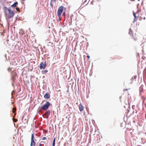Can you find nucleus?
<instances>
[{"instance_id": "1a4fd4ad", "label": "nucleus", "mask_w": 146, "mask_h": 146, "mask_svg": "<svg viewBox=\"0 0 146 146\" xmlns=\"http://www.w3.org/2000/svg\"><path fill=\"white\" fill-rule=\"evenodd\" d=\"M137 76H134L133 77H132L131 79V83H132L134 81H135L136 79L137 78Z\"/></svg>"}, {"instance_id": "aec40b11", "label": "nucleus", "mask_w": 146, "mask_h": 146, "mask_svg": "<svg viewBox=\"0 0 146 146\" xmlns=\"http://www.w3.org/2000/svg\"><path fill=\"white\" fill-rule=\"evenodd\" d=\"M46 139V137H42V140H45Z\"/></svg>"}, {"instance_id": "dca6fc26", "label": "nucleus", "mask_w": 146, "mask_h": 146, "mask_svg": "<svg viewBox=\"0 0 146 146\" xmlns=\"http://www.w3.org/2000/svg\"><path fill=\"white\" fill-rule=\"evenodd\" d=\"M13 110L12 112L13 113H14L16 111V108H13Z\"/></svg>"}, {"instance_id": "ddd939ff", "label": "nucleus", "mask_w": 146, "mask_h": 146, "mask_svg": "<svg viewBox=\"0 0 146 146\" xmlns=\"http://www.w3.org/2000/svg\"><path fill=\"white\" fill-rule=\"evenodd\" d=\"M34 140H35V141L36 140L35 139V138L33 134H32L31 135V141H34Z\"/></svg>"}, {"instance_id": "f3484780", "label": "nucleus", "mask_w": 146, "mask_h": 146, "mask_svg": "<svg viewBox=\"0 0 146 146\" xmlns=\"http://www.w3.org/2000/svg\"><path fill=\"white\" fill-rule=\"evenodd\" d=\"M16 9V10L17 11H18L19 12H20V9H19V8H18V7H17Z\"/></svg>"}, {"instance_id": "4be33fe9", "label": "nucleus", "mask_w": 146, "mask_h": 146, "mask_svg": "<svg viewBox=\"0 0 146 146\" xmlns=\"http://www.w3.org/2000/svg\"><path fill=\"white\" fill-rule=\"evenodd\" d=\"M87 57L88 58V60H89V59H90V56L89 55H87Z\"/></svg>"}, {"instance_id": "423d86ee", "label": "nucleus", "mask_w": 146, "mask_h": 146, "mask_svg": "<svg viewBox=\"0 0 146 146\" xmlns=\"http://www.w3.org/2000/svg\"><path fill=\"white\" fill-rule=\"evenodd\" d=\"M50 114V111L49 110H48L46 111L44 115L46 116V118H48L49 115Z\"/></svg>"}, {"instance_id": "f257e3e1", "label": "nucleus", "mask_w": 146, "mask_h": 146, "mask_svg": "<svg viewBox=\"0 0 146 146\" xmlns=\"http://www.w3.org/2000/svg\"><path fill=\"white\" fill-rule=\"evenodd\" d=\"M3 10L5 16L6 17H8L10 19L14 16V14L13 11H11L9 9L5 7L4 8Z\"/></svg>"}, {"instance_id": "9d476101", "label": "nucleus", "mask_w": 146, "mask_h": 146, "mask_svg": "<svg viewBox=\"0 0 146 146\" xmlns=\"http://www.w3.org/2000/svg\"><path fill=\"white\" fill-rule=\"evenodd\" d=\"M17 73L15 72H13L12 73V75L13 76V78H14L17 75Z\"/></svg>"}, {"instance_id": "4468645a", "label": "nucleus", "mask_w": 146, "mask_h": 146, "mask_svg": "<svg viewBox=\"0 0 146 146\" xmlns=\"http://www.w3.org/2000/svg\"><path fill=\"white\" fill-rule=\"evenodd\" d=\"M56 0H51L50 3V5L51 6H52V7L53 6V4H52V3L53 1H55Z\"/></svg>"}, {"instance_id": "b1692460", "label": "nucleus", "mask_w": 146, "mask_h": 146, "mask_svg": "<svg viewBox=\"0 0 146 146\" xmlns=\"http://www.w3.org/2000/svg\"><path fill=\"white\" fill-rule=\"evenodd\" d=\"M135 0H131V1H134Z\"/></svg>"}, {"instance_id": "9b49d317", "label": "nucleus", "mask_w": 146, "mask_h": 146, "mask_svg": "<svg viewBox=\"0 0 146 146\" xmlns=\"http://www.w3.org/2000/svg\"><path fill=\"white\" fill-rule=\"evenodd\" d=\"M35 142L34 141H31V146H35Z\"/></svg>"}, {"instance_id": "393cba45", "label": "nucleus", "mask_w": 146, "mask_h": 146, "mask_svg": "<svg viewBox=\"0 0 146 146\" xmlns=\"http://www.w3.org/2000/svg\"><path fill=\"white\" fill-rule=\"evenodd\" d=\"M67 92H69V90H67Z\"/></svg>"}, {"instance_id": "f8f14e48", "label": "nucleus", "mask_w": 146, "mask_h": 146, "mask_svg": "<svg viewBox=\"0 0 146 146\" xmlns=\"http://www.w3.org/2000/svg\"><path fill=\"white\" fill-rule=\"evenodd\" d=\"M17 4L18 3L17 2H15L11 6V7L12 8H15L16 7Z\"/></svg>"}, {"instance_id": "0eeeda50", "label": "nucleus", "mask_w": 146, "mask_h": 146, "mask_svg": "<svg viewBox=\"0 0 146 146\" xmlns=\"http://www.w3.org/2000/svg\"><path fill=\"white\" fill-rule=\"evenodd\" d=\"M44 97L45 99H48L50 97V95L48 93H46L44 95Z\"/></svg>"}, {"instance_id": "39448f33", "label": "nucleus", "mask_w": 146, "mask_h": 146, "mask_svg": "<svg viewBox=\"0 0 146 146\" xmlns=\"http://www.w3.org/2000/svg\"><path fill=\"white\" fill-rule=\"evenodd\" d=\"M46 67V62L45 61L44 63L42 62L40 64L39 68L40 69H45Z\"/></svg>"}, {"instance_id": "a211bd4d", "label": "nucleus", "mask_w": 146, "mask_h": 146, "mask_svg": "<svg viewBox=\"0 0 146 146\" xmlns=\"http://www.w3.org/2000/svg\"><path fill=\"white\" fill-rule=\"evenodd\" d=\"M17 121V119H16L14 118L13 119V121L15 122H16Z\"/></svg>"}, {"instance_id": "2eb2a0df", "label": "nucleus", "mask_w": 146, "mask_h": 146, "mask_svg": "<svg viewBox=\"0 0 146 146\" xmlns=\"http://www.w3.org/2000/svg\"><path fill=\"white\" fill-rule=\"evenodd\" d=\"M55 138H54L53 141L52 146H54L55 144Z\"/></svg>"}, {"instance_id": "6e6552de", "label": "nucleus", "mask_w": 146, "mask_h": 146, "mask_svg": "<svg viewBox=\"0 0 146 146\" xmlns=\"http://www.w3.org/2000/svg\"><path fill=\"white\" fill-rule=\"evenodd\" d=\"M79 107L80 111H82L83 110L84 107L81 104H79Z\"/></svg>"}, {"instance_id": "a878e982", "label": "nucleus", "mask_w": 146, "mask_h": 146, "mask_svg": "<svg viewBox=\"0 0 146 146\" xmlns=\"http://www.w3.org/2000/svg\"><path fill=\"white\" fill-rule=\"evenodd\" d=\"M25 0H22V1H25Z\"/></svg>"}, {"instance_id": "5701e85b", "label": "nucleus", "mask_w": 146, "mask_h": 146, "mask_svg": "<svg viewBox=\"0 0 146 146\" xmlns=\"http://www.w3.org/2000/svg\"><path fill=\"white\" fill-rule=\"evenodd\" d=\"M39 146H42V144L41 143H40L39 144Z\"/></svg>"}, {"instance_id": "7ed1b4c3", "label": "nucleus", "mask_w": 146, "mask_h": 146, "mask_svg": "<svg viewBox=\"0 0 146 146\" xmlns=\"http://www.w3.org/2000/svg\"><path fill=\"white\" fill-rule=\"evenodd\" d=\"M63 8V6H61L58 9L57 11V13L58 17L59 18H61V14Z\"/></svg>"}, {"instance_id": "412c9836", "label": "nucleus", "mask_w": 146, "mask_h": 146, "mask_svg": "<svg viewBox=\"0 0 146 146\" xmlns=\"http://www.w3.org/2000/svg\"><path fill=\"white\" fill-rule=\"evenodd\" d=\"M133 15L134 16V17L135 18H136V15H135V13L134 12H133Z\"/></svg>"}, {"instance_id": "20e7f679", "label": "nucleus", "mask_w": 146, "mask_h": 146, "mask_svg": "<svg viewBox=\"0 0 146 146\" xmlns=\"http://www.w3.org/2000/svg\"><path fill=\"white\" fill-rule=\"evenodd\" d=\"M129 34L132 36V38L135 40H136L137 39V36L135 33L134 35H133V31L131 30V28L129 29Z\"/></svg>"}, {"instance_id": "f03ea898", "label": "nucleus", "mask_w": 146, "mask_h": 146, "mask_svg": "<svg viewBox=\"0 0 146 146\" xmlns=\"http://www.w3.org/2000/svg\"><path fill=\"white\" fill-rule=\"evenodd\" d=\"M51 104L48 101H46L45 104L42 105L41 107V109L43 110H47Z\"/></svg>"}, {"instance_id": "6ab92c4d", "label": "nucleus", "mask_w": 146, "mask_h": 146, "mask_svg": "<svg viewBox=\"0 0 146 146\" xmlns=\"http://www.w3.org/2000/svg\"><path fill=\"white\" fill-rule=\"evenodd\" d=\"M43 72H44V73H43V74H44V73H46L48 72V70H45L43 71Z\"/></svg>"}]
</instances>
